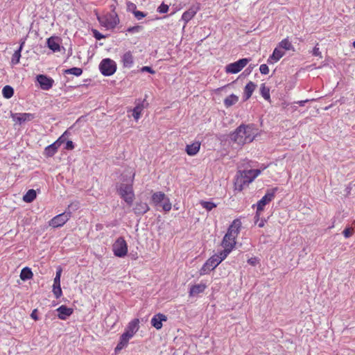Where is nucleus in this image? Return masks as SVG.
<instances>
[{
  "label": "nucleus",
  "instance_id": "34",
  "mask_svg": "<svg viewBox=\"0 0 355 355\" xmlns=\"http://www.w3.org/2000/svg\"><path fill=\"white\" fill-rule=\"evenodd\" d=\"M279 47L284 49L285 50H293L294 48L292 44L289 42L288 39H284L279 44Z\"/></svg>",
  "mask_w": 355,
  "mask_h": 355
},
{
  "label": "nucleus",
  "instance_id": "26",
  "mask_svg": "<svg viewBox=\"0 0 355 355\" xmlns=\"http://www.w3.org/2000/svg\"><path fill=\"white\" fill-rule=\"evenodd\" d=\"M257 85L253 82H249L245 87L244 89V96L245 100L249 99L254 89H256Z\"/></svg>",
  "mask_w": 355,
  "mask_h": 355
},
{
  "label": "nucleus",
  "instance_id": "6",
  "mask_svg": "<svg viewBox=\"0 0 355 355\" xmlns=\"http://www.w3.org/2000/svg\"><path fill=\"white\" fill-rule=\"evenodd\" d=\"M112 252L116 257L123 258L128 253V245L126 241L122 237H119L112 245Z\"/></svg>",
  "mask_w": 355,
  "mask_h": 355
},
{
  "label": "nucleus",
  "instance_id": "15",
  "mask_svg": "<svg viewBox=\"0 0 355 355\" xmlns=\"http://www.w3.org/2000/svg\"><path fill=\"white\" fill-rule=\"evenodd\" d=\"M139 329V319H133L127 325L125 331L123 332V335H127L130 337H133L135 334L138 331Z\"/></svg>",
  "mask_w": 355,
  "mask_h": 355
},
{
  "label": "nucleus",
  "instance_id": "36",
  "mask_svg": "<svg viewBox=\"0 0 355 355\" xmlns=\"http://www.w3.org/2000/svg\"><path fill=\"white\" fill-rule=\"evenodd\" d=\"M144 105L139 104L133 109L132 116L135 120H138L140 118L141 111L143 110Z\"/></svg>",
  "mask_w": 355,
  "mask_h": 355
},
{
  "label": "nucleus",
  "instance_id": "52",
  "mask_svg": "<svg viewBox=\"0 0 355 355\" xmlns=\"http://www.w3.org/2000/svg\"><path fill=\"white\" fill-rule=\"evenodd\" d=\"M248 263L255 266L257 263V259L256 258L248 259Z\"/></svg>",
  "mask_w": 355,
  "mask_h": 355
},
{
  "label": "nucleus",
  "instance_id": "40",
  "mask_svg": "<svg viewBox=\"0 0 355 355\" xmlns=\"http://www.w3.org/2000/svg\"><path fill=\"white\" fill-rule=\"evenodd\" d=\"M53 292L55 298L58 299L62 296V289L60 286H53Z\"/></svg>",
  "mask_w": 355,
  "mask_h": 355
},
{
  "label": "nucleus",
  "instance_id": "41",
  "mask_svg": "<svg viewBox=\"0 0 355 355\" xmlns=\"http://www.w3.org/2000/svg\"><path fill=\"white\" fill-rule=\"evenodd\" d=\"M62 269H58L57 272H55V276L54 278L53 286H60V279L61 278Z\"/></svg>",
  "mask_w": 355,
  "mask_h": 355
},
{
  "label": "nucleus",
  "instance_id": "48",
  "mask_svg": "<svg viewBox=\"0 0 355 355\" xmlns=\"http://www.w3.org/2000/svg\"><path fill=\"white\" fill-rule=\"evenodd\" d=\"M74 148L73 144L71 141L68 140L64 144V148L67 150H72Z\"/></svg>",
  "mask_w": 355,
  "mask_h": 355
},
{
  "label": "nucleus",
  "instance_id": "30",
  "mask_svg": "<svg viewBox=\"0 0 355 355\" xmlns=\"http://www.w3.org/2000/svg\"><path fill=\"white\" fill-rule=\"evenodd\" d=\"M36 198V192L34 189H30L24 196V201L26 202H31Z\"/></svg>",
  "mask_w": 355,
  "mask_h": 355
},
{
  "label": "nucleus",
  "instance_id": "21",
  "mask_svg": "<svg viewBox=\"0 0 355 355\" xmlns=\"http://www.w3.org/2000/svg\"><path fill=\"white\" fill-rule=\"evenodd\" d=\"M47 46L53 52H58L60 51V38L58 37H51L47 40Z\"/></svg>",
  "mask_w": 355,
  "mask_h": 355
},
{
  "label": "nucleus",
  "instance_id": "5",
  "mask_svg": "<svg viewBox=\"0 0 355 355\" xmlns=\"http://www.w3.org/2000/svg\"><path fill=\"white\" fill-rule=\"evenodd\" d=\"M152 202L153 205L162 208L164 211L167 212L171 209L170 198L161 191L153 193Z\"/></svg>",
  "mask_w": 355,
  "mask_h": 355
},
{
  "label": "nucleus",
  "instance_id": "57",
  "mask_svg": "<svg viewBox=\"0 0 355 355\" xmlns=\"http://www.w3.org/2000/svg\"><path fill=\"white\" fill-rule=\"evenodd\" d=\"M353 46L355 48V41L353 42Z\"/></svg>",
  "mask_w": 355,
  "mask_h": 355
},
{
  "label": "nucleus",
  "instance_id": "37",
  "mask_svg": "<svg viewBox=\"0 0 355 355\" xmlns=\"http://www.w3.org/2000/svg\"><path fill=\"white\" fill-rule=\"evenodd\" d=\"M214 267H211L209 266H207V263H204L202 266H201V268L199 270V275L200 276H204L209 273V272L214 270Z\"/></svg>",
  "mask_w": 355,
  "mask_h": 355
},
{
  "label": "nucleus",
  "instance_id": "11",
  "mask_svg": "<svg viewBox=\"0 0 355 355\" xmlns=\"http://www.w3.org/2000/svg\"><path fill=\"white\" fill-rule=\"evenodd\" d=\"M70 217H71V212L69 211L59 214L51 219L49 225L53 227H62L69 220Z\"/></svg>",
  "mask_w": 355,
  "mask_h": 355
},
{
  "label": "nucleus",
  "instance_id": "38",
  "mask_svg": "<svg viewBox=\"0 0 355 355\" xmlns=\"http://www.w3.org/2000/svg\"><path fill=\"white\" fill-rule=\"evenodd\" d=\"M64 73L67 74H73L76 76H79L82 74L83 70L82 69L78 67H73L65 70Z\"/></svg>",
  "mask_w": 355,
  "mask_h": 355
},
{
  "label": "nucleus",
  "instance_id": "45",
  "mask_svg": "<svg viewBox=\"0 0 355 355\" xmlns=\"http://www.w3.org/2000/svg\"><path fill=\"white\" fill-rule=\"evenodd\" d=\"M259 70H260V72L264 75H266L269 73V68H268V65L266 64H261V66L259 67Z\"/></svg>",
  "mask_w": 355,
  "mask_h": 355
},
{
  "label": "nucleus",
  "instance_id": "47",
  "mask_svg": "<svg viewBox=\"0 0 355 355\" xmlns=\"http://www.w3.org/2000/svg\"><path fill=\"white\" fill-rule=\"evenodd\" d=\"M136 5L131 2L127 3V9L128 11H132L134 13V11H136Z\"/></svg>",
  "mask_w": 355,
  "mask_h": 355
},
{
  "label": "nucleus",
  "instance_id": "18",
  "mask_svg": "<svg viewBox=\"0 0 355 355\" xmlns=\"http://www.w3.org/2000/svg\"><path fill=\"white\" fill-rule=\"evenodd\" d=\"M13 121L21 124L23 122L31 121L34 118L33 114L31 113H15L11 114Z\"/></svg>",
  "mask_w": 355,
  "mask_h": 355
},
{
  "label": "nucleus",
  "instance_id": "33",
  "mask_svg": "<svg viewBox=\"0 0 355 355\" xmlns=\"http://www.w3.org/2000/svg\"><path fill=\"white\" fill-rule=\"evenodd\" d=\"M2 93L6 98H10L13 96L14 89L12 87L6 85L3 88Z\"/></svg>",
  "mask_w": 355,
  "mask_h": 355
},
{
  "label": "nucleus",
  "instance_id": "17",
  "mask_svg": "<svg viewBox=\"0 0 355 355\" xmlns=\"http://www.w3.org/2000/svg\"><path fill=\"white\" fill-rule=\"evenodd\" d=\"M167 320V317L163 313H157L153 316L151 319V324L153 327L156 328V329H161L163 327L162 324V322H165Z\"/></svg>",
  "mask_w": 355,
  "mask_h": 355
},
{
  "label": "nucleus",
  "instance_id": "2",
  "mask_svg": "<svg viewBox=\"0 0 355 355\" xmlns=\"http://www.w3.org/2000/svg\"><path fill=\"white\" fill-rule=\"evenodd\" d=\"M240 227L241 222L239 220H234L232 225H230L227 232H226L225 236L223 237L221 246L224 249L222 250L220 252L229 255L232 250L235 248L236 238L239 234Z\"/></svg>",
  "mask_w": 355,
  "mask_h": 355
},
{
  "label": "nucleus",
  "instance_id": "4",
  "mask_svg": "<svg viewBox=\"0 0 355 355\" xmlns=\"http://www.w3.org/2000/svg\"><path fill=\"white\" fill-rule=\"evenodd\" d=\"M112 12L108 13L103 17H98L100 24L106 27L107 29H112L119 23V19L114 9V6H111Z\"/></svg>",
  "mask_w": 355,
  "mask_h": 355
},
{
  "label": "nucleus",
  "instance_id": "7",
  "mask_svg": "<svg viewBox=\"0 0 355 355\" xmlns=\"http://www.w3.org/2000/svg\"><path fill=\"white\" fill-rule=\"evenodd\" d=\"M119 195L127 205L131 206L135 199V193L132 184H121L119 189Z\"/></svg>",
  "mask_w": 355,
  "mask_h": 355
},
{
  "label": "nucleus",
  "instance_id": "56",
  "mask_svg": "<svg viewBox=\"0 0 355 355\" xmlns=\"http://www.w3.org/2000/svg\"><path fill=\"white\" fill-rule=\"evenodd\" d=\"M258 226H259V227H263L264 226V222L261 221V223H259Z\"/></svg>",
  "mask_w": 355,
  "mask_h": 355
},
{
  "label": "nucleus",
  "instance_id": "46",
  "mask_svg": "<svg viewBox=\"0 0 355 355\" xmlns=\"http://www.w3.org/2000/svg\"><path fill=\"white\" fill-rule=\"evenodd\" d=\"M343 235H344L345 238L347 239L352 236V230L351 228H345L344 231H343Z\"/></svg>",
  "mask_w": 355,
  "mask_h": 355
},
{
  "label": "nucleus",
  "instance_id": "49",
  "mask_svg": "<svg viewBox=\"0 0 355 355\" xmlns=\"http://www.w3.org/2000/svg\"><path fill=\"white\" fill-rule=\"evenodd\" d=\"M141 71L142 72H144V71L149 72V73H150L152 74L155 73V71L150 67H148V66L143 67L141 69Z\"/></svg>",
  "mask_w": 355,
  "mask_h": 355
},
{
  "label": "nucleus",
  "instance_id": "9",
  "mask_svg": "<svg viewBox=\"0 0 355 355\" xmlns=\"http://www.w3.org/2000/svg\"><path fill=\"white\" fill-rule=\"evenodd\" d=\"M99 69L101 72L104 76H111L112 75L116 69V65L114 61L110 58L103 59L99 65Z\"/></svg>",
  "mask_w": 355,
  "mask_h": 355
},
{
  "label": "nucleus",
  "instance_id": "14",
  "mask_svg": "<svg viewBox=\"0 0 355 355\" xmlns=\"http://www.w3.org/2000/svg\"><path fill=\"white\" fill-rule=\"evenodd\" d=\"M207 288L206 283L200 282L199 284H193L190 286L189 290V295L195 297L200 293H203L204 291Z\"/></svg>",
  "mask_w": 355,
  "mask_h": 355
},
{
  "label": "nucleus",
  "instance_id": "31",
  "mask_svg": "<svg viewBox=\"0 0 355 355\" xmlns=\"http://www.w3.org/2000/svg\"><path fill=\"white\" fill-rule=\"evenodd\" d=\"M60 147V146L55 141L53 144L49 145L45 148V154L46 155H53L57 152V149Z\"/></svg>",
  "mask_w": 355,
  "mask_h": 355
},
{
  "label": "nucleus",
  "instance_id": "28",
  "mask_svg": "<svg viewBox=\"0 0 355 355\" xmlns=\"http://www.w3.org/2000/svg\"><path fill=\"white\" fill-rule=\"evenodd\" d=\"M20 278L22 281H26L33 278V272L28 267L21 269Z\"/></svg>",
  "mask_w": 355,
  "mask_h": 355
},
{
  "label": "nucleus",
  "instance_id": "25",
  "mask_svg": "<svg viewBox=\"0 0 355 355\" xmlns=\"http://www.w3.org/2000/svg\"><path fill=\"white\" fill-rule=\"evenodd\" d=\"M200 143L198 141L193 142L191 144L187 145L186 147V152L189 155H196L200 150Z\"/></svg>",
  "mask_w": 355,
  "mask_h": 355
},
{
  "label": "nucleus",
  "instance_id": "53",
  "mask_svg": "<svg viewBox=\"0 0 355 355\" xmlns=\"http://www.w3.org/2000/svg\"><path fill=\"white\" fill-rule=\"evenodd\" d=\"M78 208V202H73L70 205H69V209H77Z\"/></svg>",
  "mask_w": 355,
  "mask_h": 355
},
{
  "label": "nucleus",
  "instance_id": "16",
  "mask_svg": "<svg viewBox=\"0 0 355 355\" xmlns=\"http://www.w3.org/2000/svg\"><path fill=\"white\" fill-rule=\"evenodd\" d=\"M37 80L40 85V87L44 90L49 89L53 83V80L48 78L45 75H38L37 76Z\"/></svg>",
  "mask_w": 355,
  "mask_h": 355
},
{
  "label": "nucleus",
  "instance_id": "43",
  "mask_svg": "<svg viewBox=\"0 0 355 355\" xmlns=\"http://www.w3.org/2000/svg\"><path fill=\"white\" fill-rule=\"evenodd\" d=\"M168 10V6L162 3L158 8L157 12L159 13H166Z\"/></svg>",
  "mask_w": 355,
  "mask_h": 355
},
{
  "label": "nucleus",
  "instance_id": "3",
  "mask_svg": "<svg viewBox=\"0 0 355 355\" xmlns=\"http://www.w3.org/2000/svg\"><path fill=\"white\" fill-rule=\"evenodd\" d=\"M266 168V166H264L261 169H247L237 172L234 184L235 191H242L244 187L253 182Z\"/></svg>",
  "mask_w": 355,
  "mask_h": 355
},
{
  "label": "nucleus",
  "instance_id": "23",
  "mask_svg": "<svg viewBox=\"0 0 355 355\" xmlns=\"http://www.w3.org/2000/svg\"><path fill=\"white\" fill-rule=\"evenodd\" d=\"M122 62L124 67L130 68L133 64V56L130 51H128L122 56Z\"/></svg>",
  "mask_w": 355,
  "mask_h": 355
},
{
  "label": "nucleus",
  "instance_id": "13",
  "mask_svg": "<svg viewBox=\"0 0 355 355\" xmlns=\"http://www.w3.org/2000/svg\"><path fill=\"white\" fill-rule=\"evenodd\" d=\"M199 9L200 5L198 3L192 5L188 10L182 14V19L184 21V27L196 15Z\"/></svg>",
  "mask_w": 355,
  "mask_h": 355
},
{
  "label": "nucleus",
  "instance_id": "32",
  "mask_svg": "<svg viewBox=\"0 0 355 355\" xmlns=\"http://www.w3.org/2000/svg\"><path fill=\"white\" fill-rule=\"evenodd\" d=\"M200 204L207 211H211L212 209L217 207V205L211 201H200Z\"/></svg>",
  "mask_w": 355,
  "mask_h": 355
},
{
  "label": "nucleus",
  "instance_id": "24",
  "mask_svg": "<svg viewBox=\"0 0 355 355\" xmlns=\"http://www.w3.org/2000/svg\"><path fill=\"white\" fill-rule=\"evenodd\" d=\"M132 337H130L127 335H121L119 343H117L115 352H117L123 349V347H126L128 341L130 340Z\"/></svg>",
  "mask_w": 355,
  "mask_h": 355
},
{
  "label": "nucleus",
  "instance_id": "50",
  "mask_svg": "<svg viewBox=\"0 0 355 355\" xmlns=\"http://www.w3.org/2000/svg\"><path fill=\"white\" fill-rule=\"evenodd\" d=\"M94 36L96 40L104 38V35H101L98 31L93 30Z\"/></svg>",
  "mask_w": 355,
  "mask_h": 355
},
{
  "label": "nucleus",
  "instance_id": "12",
  "mask_svg": "<svg viewBox=\"0 0 355 355\" xmlns=\"http://www.w3.org/2000/svg\"><path fill=\"white\" fill-rule=\"evenodd\" d=\"M227 256L228 254L219 252L207 259L205 263H207V266L216 268Z\"/></svg>",
  "mask_w": 355,
  "mask_h": 355
},
{
  "label": "nucleus",
  "instance_id": "8",
  "mask_svg": "<svg viewBox=\"0 0 355 355\" xmlns=\"http://www.w3.org/2000/svg\"><path fill=\"white\" fill-rule=\"evenodd\" d=\"M277 191V187L272 188V189L266 191V193L260 200L257 202V215L259 216V212L264 210V207L266 205L271 202L275 197V193Z\"/></svg>",
  "mask_w": 355,
  "mask_h": 355
},
{
  "label": "nucleus",
  "instance_id": "27",
  "mask_svg": "<svg viewBox=\"0 0 355 355\" xmlns=\"http://www.w3.org/2000/svg\"><path fill=\"white\" fill-rule=\"evenodd\" d=\"M25 42L22 41L20 44V46L17 50L15 51V53L12 54V58H11V64L13 65H15L19 62V60L21 58V51L22 50L23 46Z\"/></svg>",
  "mask_w": 355,
  "mask_h": 355
},
{
  "label": "nucleus",
  "instance_id": "22",
  "mask_svg": "<svg viewBox=\"0 0 355 355\" xmlns=\"http://www.w3.org/2000/svg\"><path fill=\"white\" fill-rule=\"evenodd\" d=\"M284 55V52L278 48H275L272 54L268 58V63L273 64L279 60Z\"/></svg>",
  "mask_w": 355,
  "mask_h": 355
},
{
  "label": "nucleus",
  "instance_id": "54",
  "mask_svg": "<svg viewBox=\"0 0 355 355\" xmlns=\"http://www.w3.org/2000/svg\"><path fill=\"white\" fill-rule=\"evenodd\" d=\"M31 318H33L35 320H37V314H36V309L33 311V312L31 313Z\"/></svg>",
  "mask_w": 355,
  "mask_h": 355
},
{
  "label": "nucleus",
  "instance_id": "55",
  "mask_svg": "<svg viewBox=\"0 0 355 355\" xmlns=\"http://www.w3.org/2000/svg\"><path fill=\"white\" fill-rule=\"evenodd\" d=\"M309 100H304V101H300L296 102V103L299 104L300 106H304L306 102H308Z\"/></svg>",
  "mask_w": 355,
  "mask_h": 355
},
{
  "label": "nucleus",
  "instance_id": "19",
  "mask_svg": "<svg viewBox=\"0 0 355 355\" xmlns=\"http://www.w3.org/2000/svg\"><path fill=\"white\" fill-rule=\"evenodd\" d=\"M148 211H149V207L145 202L137 201L135 202L133 208L135 214L143 215Z\"/></svg>",
  "mask_w": 355,
  "mask_h": 355
},
{
  "label": "nucleus",
  "instance_id": "42",
  "mask_svg": "<svg viewBox=\"0 0 355 355\" xmlns=\"http://www.w3.org/2000/svg\"><path fill=\"white\" fill-rule=\"evenodd\" d=\"M142 30L143 27L141 26H135L128 28L127 31L130 33H139Z\"/></svg>",
  "mask_w": 355,
  "mask_h": 355
},
{
  "label": "nucleus",
  "instance_id": "29",
  "mask_svg": "<svg viewBox=\"0 0 355 355\" xmlns=\"http://www.w3.org/2000/svg\"><path fill=\"white\" fill-rule=\"evenodd\" d=\"M239 101V97L234 94H231L224 100V104L227 107H229L236 104Z\"/></svg>",
  "mask_w": 355,
  "mask_h": 355
},
{
  "label": "nucleus",
  "instance_id": "1",
  "mask_svg": "<svg viewBox=\"0 0 355 355\" xmlns=\"http://www.w3.org/2000/svg\"><path fill=\"white\" fill-rule=\"evenodd\" d=\"M258 135V130L254 125H239L234 132L230 135V139L234 144L241 146L245 144L252 142Z\"/></svg>",
  "mask_w": 355,
  "mask_h": 355
},
{
  "label": "nucleus",
  "instance_id": "35",
  "mask_svg": "<svg viewBox=\"0 0 355 355\" xmlns=\"http://www.w3.org/2000/svg\"><path fill=\"white\" fill-rule=\"evenodd\" d=\"M260 92L261 96L266 99V100H270V89L268 87H266L265 84H262L260 87Z\"/></svg>",
  "mask_w": 355,
  "mask_h": 355
},
{
  "label": "nucleus",
  "instance_id": "51",
  "mask_svg": "<svg viewBox=\"0 0 355 355\" xmlns=\"http://www.w3.org/2000/svg\"><path fill=\"white\" fill-rule=\"evenodd\" d=\"M313 54L315 56H319L321 57V52L320 51L319 49L316 46L313 50Z\"/></svg>",
  "mask_w": 355,
  "mask_h": 355
},
{
  "label": "nucleus",
  "instance_id": "39",
  "mask_svg": "<svg viewBox=\"0 0 355 355\" xmlns=\"http://www.w3.org/2000/svg\"><path fill=\"white\" fill-rule=\"evenodd\" d=\"M68 132L66 131L55 141L60 146L64 145L68 141Z\"/></svg>",
  "mask_w": 355,
  "mask_h": 355
},
{
  "label": "nucleus",
  "instance_id": "20",
  "mask_svg": "<svg viewBox=\"0 0 355 355\" xmlns=\"http://www.w3.org/2000/svg\"><path fill=\"white\" fill-rule=\"evenodd\" d=\"M58 313V317L60 320H66L67 318L71 315L73 313V309L69 308L65 305H62L57 309Z\"/></svg>",
  "mask_w": 355,
  "mask_h": 355
},
{
  "label": "nucleus",
  "instance_id": "10",
  "mask_svg": "<svg viewBox=\"0 0 355 355\" xmlns=\"http://www.w3.org/2000/svg\"><path fill=\"white\" fill-rule=\"evenodd\" d=\"M250 59L242 58L236 62L230 63L225 67V71L227 73H236L241 71L249 62Z\"/></svg>",
  "mask_w": 355,
  "mask_h": 355
},
{
  "label": "nucleus",
  "instance_id": "44",
  "mask_svg": "<svg viewBox=\"0 0 355 355\" xmlns=\"http://www.w3.org/2000/svg\"><path fill=\"white\" fill-rule=\"evenodd\" d=\"M133 14L138 20H140L146 16V13L139 10L134 11Z\"/></svg>",
  "mask_w": 355,
  "mask_h": 355
}]
</instances>
